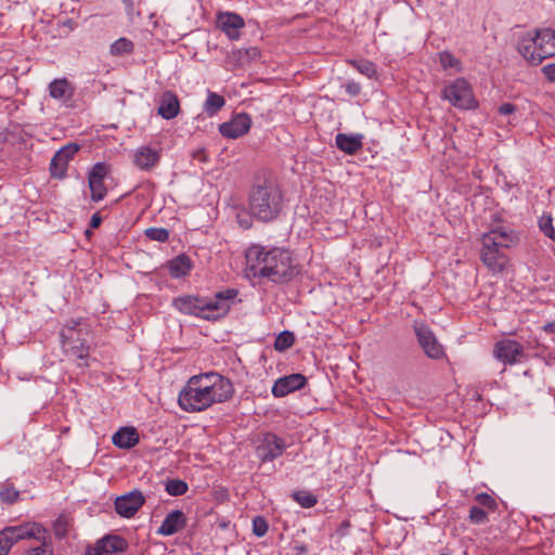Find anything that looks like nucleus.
Returning <instances> with one entry per match:
<instances>
[{"label":"nucleus","instance_id":"36","mask_svg":"<svg viewBox=\"0 0 555 555\" xmlns=\"http://www.w3.org/2000/svg\"><path fill=\"white\" fill-rule=\"evenodd\" d=\"M145 235L156 242H166L169 238V232L165 228H149Z\"/></svg>","mask_w":555,"mask_h":555},{"label":"nucleus","instance_id":"51","mask_svg":"<svg viewBox=\"0 0 555 555\" xmlns=\"http://www.w3.org/2000/svg\"><path fill=\"white\" fill-rule=\"evenodd\" d=\"M100 222H101V218H100V216H99L98 214H94V215L91 217V227H92V228H96V227H99Z\"/></svg>","mask_w":555,"mask_h":555},{"label":"nucleus","instance_id":"29","mask_svg":"<svg viewBox=\"0 0 555 555\" xmlns=\"http://www.w3.org/2000/svg\"><path fill=\"white\" fill-rule=\"evenodd\" d=\"M439 62L443 69H453L455 73L462 72V63L449 51H442L439 53Z\"/></svg>","mask_w":555,"mask_h":555},{"label":"nucleus","instance_id":"52","mask_svg":"<svg viewBox=\"0 0 555 555\" xmlns=\"http://www.w3.org/2000/svg\"><path fill=\"white\" fill-rule=\"evenodd\" d=\"M62 337H63V344H64V346H66V344H67V343H66V340H67L68 336H67V334L65 333V331H63V333H62Z\"/></svg>","mask_w":555,"mask_h":555},{"label":"nucleus","instance_id":"44","mask_svg":"<svg viewBox=\"0 0 555 555\" xmlns=\"http://www.w3.org/2000/svg\"><path fill=\"white\" fill-rule=\"evenodd\" d=\"M68 520L65 516H60L54 522V531L57 537H64L67 532Z\"/></svg>","mask_w":555,"mask_h":555},{"label":"nucleus","instance_id":"6","mask_svg":"<svg viewBox=\"0 0 555 555\" xmlns=\"http://www.w3.org/2000/svg\"><path fill=\"white\" fill-rule=\"evenodd\" d=\"M236 295V289L229 288L217 293L214 299H203L202 318L206 320H218L224 317L229 312L231 304Z\"/></svg>","mask_w":555,"mask_h":555},{"label":"nucleus","instance_id":"41","mask_svg":"<svg viewBox=\"0 0 555 555\" xmlns=\"http://www.w3.org/2000/svg\"><path fill=\"white\" fill-rule=\"evenodd\" d=\"M0 496L4 502L12 504L17 501L20 492L12 487H8L1 491Z\"/></svg>","mask_w":555,"mask_h":555},{"label":"nucleus","instance_id":"12","mask_svg":"<svg viewBox=\"0 0 555 555\" xmlns=\"http://www.w3.org/2000/svg\"><path fill=\"white\" fill-rule=\"evenodd\" d=\"M216 22L217 27L223 31L230 40L240 39L241 30L245 27L243 17L233 12H219Z\"/></svg>","mask_w":555,"mask_h":555},{"label":"nucleus","instance_id":"53","mask_svg":"<svg viewBox=\"0 0 555 555\" xmlns=\"http://www.w3.org/2000/svg\"><path fill=\"white\" fill-rule=\"evenodd\" d=\"M295 550L297 552L299 551L300 553L305 552V547L304 546H301V547L295 546Z\"/></svg>","mask_w":555,"mask_h":555},{"label":"nucleus","instance_id":"27","mask_svg":"<svg viewBox=\"0 0 555 555\" xmlns=\"http://www.w3.org/2000/svg\"><path fill=\"white\" fill-rule=\"evenodd\" d=\"M49 93L55 100H65L72 96L73 90L66 79H55L49 86Z\"/></svg>","mask_w":555,"mask_h":555},{"label":"nucleus","instance_id":"28","mask_svg":"<svg viewBox=\"0 0 555 555\" xmlns=\"http://www.w3.org/2000/svg\"><path fill=\"white\" fill-rule=\"evenodd\" d=\"M225 104V101L222 95L208 91L207 99L204 103V109L207 114L214 115L218 111H220Z\"/></svg>","mask_w":555,"mask_h":555},{"label":"nucleus","instance_id":"26","mask_svg":"<svg viewBox=\"0 0 555 555\" xmlns=\"http://www.w3.org/2000/svg\"><path fill=\"white\" fill-rule=\"evenodd\" d=\"M361 135H348L339 133L336 135V145L347 154H353L362 146Z\"/></svg>","mask_w":555,"mask_h":555},{"label":"nucleus","instance_id":"23","mask_svg":"<svg viewBox=\"0 0 555 555\" xmlns=\"http://www.w3.org/2000/svg\"><path fill=\"white\" fill-rule=\"evenodd\" d=\"M202 298L193 296H181L173 300V306L182 313L202 318Z\"/></svg>","mask_w":555,"mask_h":555},{"label":"nucleus","instance_id":"1","mask_svg":"<svg viewBox=\"0 0 555 555\" xmlns=\"http://www.w3.org/2000/svg\"><path fill=\"white\" fill-rule=\"evenodd\" d=\"M233 395L231 382L218 374L192 376L179 393V405L186 412L206 410L216 402H223Z\"/></svg>","mask_w":555,"mask_h":555},{"label":"nucleus","instance_id":"42","mask_svg":"<svg viewBox=\"0 0 555 555\" xmlns=\"http://www.w3.org/2000/svg\"><path fill=\"white\" fill-rule=\"evenodd\" d=\"M469 519L475 524H483L487 520V514L483 509L473 506L469 511Z\"/></svg>","mask_w":555,"mask_h":555},{"label":"nucleus","instance_id":"50","mask_svg":"<svg viewBox=\"0 0 555 555\" xmlns=\"http://www.w3.org/2000/svg\"><path fill=\"white\" fill-rule=\"evenodd\" d=\"M238 53H244V54H246L248 56H256V55H258V51H257L256 48H250V49H246L244 51H238Z\"/></svg>","mask_w":555,"mask_h":555},{"label":"nucleus","instance_id":"30","mask_svg":"<svg viewBox=\"0 0 555 555\" xmlns=\"http://www.w3.org/2000/svg\"><path fill=\"white\" fill-rule=\"evenodd\" d=\"M133 50V42L125 37H121L111 44L109 51L113 55L129 54Z\"/></svg>","mask_w":555,"mask_h":555},{"label":"nucleus","instance_id":"2","mask_svg":"<svg viewBox=\"0 0 555 555\" xmlns=\"http://www.w3.org/2000/svg\"><path fill=\"white\" fill-rule=\"evenodd\" d=\"M245 259L246 270L254 278L284 282L295 272L291 253L283 248L266 249L262 246L254 245L246 250Z\"/></svg>","mask_w":555,"mask_h":555},{"label":"nucleus","instance_id":"37","mask_svg":"<svg viewBox=\"0 0 555 555\" xmlns=\"http://www.w3.org/2000/svg\"><path fill=\"white\" fill-rule=\"evenodd\" d=\"M14 545L12 538L8 530L4 528L0 531V555H8L11 547Z\"/></svg>","mask_w":555,"mask_h":555},{"label":"nucleus","instance_id":"16","mask_svg":"<svg viewBox=\"0 0 555 555\" xmlns=\"http://www.w3.org/2000/svg\"><path fill=\"white\" fill-rule=\"evenodd\" d=\"M251 120L247 114H238L231 120L222 122L219 126L220 133L229 139H237L250 129Z\"/></svg>","mask_w":555,"mask_h":555},{"label":"nucleus","instance_id":"49","mask_svg":"<svg viewBox=\"0 0 555 555\" xmlns=\"http://www.w3.org/2000/svg\"><path fill=\"white\" fill-rule=\"evenodd\" d=\"M543 331L546 333H554L555 334V321L550 322L543 326Z\"/></svg>","mask_w":555,"mask_h":555},{"label":"nucleus","instance_id":"4","mask_svg":"<svg viewBox=\"0 0 555 555\" xmlns=\"http://www.w3.org/2000/svg\"><path fill=\"white\" fill-rule=\"evenodd\" d=\"M518 53L531 65L555 55V30L540 28L527 31L517 43Z\"/></svg>","mask_w":555,"mask_h":555},{"label":"nucleus","instance_id":"22","mask_svg":"<svg viewBox=\"0 0 555 555\" xmlns=\"http://www.w3.org/2000/svg\"><path fill=\"white\" fill-rule=\"evenodd\" d=\"M157 113L167 120L177 117L180 113V102L178 96L171 91L164 92L159 100Z\"/></svg>","mask_w":555,"mask_h":555},{"label":"nucleus","instance_id":"45","mask_svg":"<svg viewBox=\"0 0 555 555\" xmlns=\"http://www.w3.org/2000/svg\"><path fill=\"white\" fill-rule=\"evenodd\" d=\"M543 75L551 82L555 81V63L547 64L542 68Z\"/></svg>","mask_w":555,"mask_h":555},{"label":"nucleus","instance_id":"21","mask_svg":"<svg viewBox=\"0 0 555 555\" xmlns=\"http://www.w3.org/2000/svg\"><path fill=\"white\" fill-rule=\"evenodd\" d=\"M186 522L183 512L176 509L167 514L160 527L157 529V534L168 537L180 531Z\"/></svg>","mask_w":555,"mask_h":555},{"label":"nucleus","instance_id":"33","mask_svg":"<svg viewBox=\"0 0 555 555\" xmlns=\"http://www.w3.org/2000/svg\"><path fill=\"white\" fill-rule=\"evenodd\" d=\"M166 491L173 496L182 495L188 491V485L180 479H171L166 482Z\"/></svg>","mask_w":555,"mask_h":555},{"label":"nucleus","instance_id":"9","mask_svg":"<svg viewBox=\"0 0 555 555\" xmlns=\"http://www.w3.org/2000/svg\"><path fill=\"white\" fill-rule=\"evenodd\" d=\"M12 538L13 543L21 540L35 539L39 542L49 540L48 531L37 522H26L18 526L5 528Z\"/></svg>","mask_w":555,"mask_h":555},{"label":"nucleus","instance_id":"10","mask_svg":"<svg viewBox=\"0 0 555 555\" xmlns=\"http://www.w3.org/2000/svg\"><path fill=\"white\" fill-rule=\"evenodd\" d=\"M109 172V168L104 163L95 164L89 172L88 184L93 202L102 201L106 195L104 179Z\"/></svg>","mask_w":555,"mask_h":555},{"label":"nucleus","instance_id":"32","mask_svg":"<svg viewBox=\"0 0 555 555\" xmlns=\"http://www.w3.org/2000/svg\"><path fill=\"white\" fill-rule=\"evenodd\" d=\"M295 341L294 334L289 331L280 333L274 341V348L278 351H284L293 346Z\"/></svg>","mask_w":555,"mask_h":555},{"label":"nucleus","instance_id":"35","mask_svg":"<svg viewBox=\"0 0 555 555\" xmlns=\"http://www.w3.org/2000/svg\"><path fill=\"white\" fill-rule=\"evenodd\" d=\"M24 555H53L51 542L43 540L39 545L26 550Z\"/></svg>","mask_w":555,"mask_h":555},{"label":"nucleus","instance_id":"47","mask_svg":"<svg viewBox=\"0 0 555 555\" xmlns=\"http://www.w3.org/2000/svg\"><path fill=\"white\" fill-rule=\"evenodd\" d=\"M237 219H238L240 225L244 229H248L251 225L250 220L246 216V214H238Z\"/></svg>","mask_w":555,"mask_h":555},{"label":"nucleus","instance_id":"34","mask_svg":"<svg viewBox=\"0 0 555 555\" xmlns=\"http://www.w3.org/2000/svg\"><path fill=\"white\" fill-rule=\"evenodd\" d=\"M539 228L547 237L555 242V228L553 225V219L550 215H542L540 217Z\"/></svg>","mask_w":555,"mask_h":555},{"label":"nucleus","instance_id":"5","mask_svg":"<svg viewBox=\"0 0 555 555\" xmlns=\"http://www.w3.org/2000/svg\"><path fill=\"white\" fill-rule=\"evenodd\" d=\"M442 98L453 106L462 109H470L477 106L472 88L464 78H457L446 86L442 91Z\"/></svg>","mask_w":555,"mask_h":555},{"label":"nucleus","instance_id":"46","mask_svg":"<svg viewBox=\"0 0 555 555\" xmlns=\"http://www.w3.org/2000/svg\"><path fill=\"white\" fill-rule=\"evenodd\" d=\"M516 111V106L512 103H503L499 107V113L502 115H509L513 114Z\"/></svg>","mask_w":555,"mask_h":555},{"label":"nucleus","instance_id":"15","mask_svg":"<svg viewBox=\"0 0 555 555\" xmlns=\"http://www.w3.org/2000/svg\"><path fill=\"white\" fill-rule=\"evenodd\" d=\"M494 356L505 364H515L524 357V348L516 340L503 339L495 344Z\"/></svg>","mask_w":555,"mask_h":555},{"label":"nucleus","instance_id":"3","mask_svg":"<svg viewBox=\"0 0 555 555\" xmlns=\"http://www.w3.org/2000/svg\"><path fill=\"white\" fill-rule=\"evenodd\" d=\"M283 207V194L273 181H264L253 188L249 195V211L261 221L275 219Z\"/></svg>","mask_w":555,"mask_h":555},{"label":"nucleus","instance_id":"55","mask_svg":"<svg viewBox=\"0 0 555 555\" xmlns=\"http://www.w3.org/2000/svg\"><path fill=\"white\" fill-rule=\"evenodd\" d=\"M132 5V2L128 1L127 8H130Z\"/></svg>","mask_w":555,"mask_h":555},{"label":"nucleus","instance_id":"7","mask_svg":"<svg viewBox=\"0 0 555 555\" xmlns=\"http://www.w3.org/2000/svg\"><path fill=\"white\" fill-rule=\"evenodd\" d=\"M414 331L420 345L429 358L441 359L444 356L443 347L438 343L436 336L425 323L415 322Z\"/></svg>","mask_w":555,"mask_h":555},{"label":"nucleus","instance_id":"19","mask_svg":"<svg viewBox=\"0 0 555 555\" xmlns=\"http://www.w3.org/2000/svg\"><path fill=\"white\" fill-rule=\"evenodd\" d=\"M306 384V377L302 374H292L279 378L273 387L272 393L275 397H284L295 390L302 388Z\"/></svg>","mask_w":555,"mask_h":555},{"label":"nucleus","instance_id":"39","mask_svg":"<svg viewBox=\"0 0 555 555\" xmlns=\"http://www.w3.org/2000/svg\"><path fill=\"white\" fill-rule=\"evenodd\" d=\"M475 500L482 506L494 511L498 507L496 501L488 493H478Z\"/></svg>","mask_w":555,"mask_h":555},{"label":"nucleus","instance_id":"18","mask_svg":"<svg viewBox=\"0 0 555 555\" xmlns=\"http://www.w3.org/2000/svg\"><path fill=\"white\" fill-rule=\"evenodd\" d=\"M160 159V150L149 145L138 147L132 153V160L140 170H150L155 167Z\"/></svg>","mask_w":555,"mask_h":555},{"label":"nucleus","instance_id":"54","mask_svg":"<svg viewBox=\"0 0 555 555\" xmlns=\"http://www.w3.org/2000/svg\"><path fill=\"white\" fill-rule=\"evenodd\" d=\"M132 5V2L128 1L127 8H130Z\"/></svg>","mask_w":555,"mask_h":555},{"label":"nucleus","instance_id":"48","mask_svg":"<svg viewBox=\"0 0 555 555\" xmlns=\"http://www.w3.org/2000/svg\"><path fill=\"white\" fill-rule=\"evenodd\" d=\"M346 90L351 95H357L360 92V86L357 82H349L346 86Z\"/></svg>","mask_w":555,"mask_h":555},{"label":"nucleus","instance_id":"24","mask_svg":"<svg viewBox=\"0 0 555 555\" xmlns=\"http://www.w3.org/2000/svg\"><path fill=\"white\" fill-rule=\"evenodd\" d=\"M112 441L120 449H130L139 442V434L133 427H122L113 435Z\"/></svg>","mask_w":555,"mask_h":555},{"label":"nucleus","instance_id":"25","mask_svg":"<svg viewBox=\"0 0 555 555\" xmlns=\"http://www.w3.org/2000/svg\"><path fill=\"white\" fill-rule=\"evenodd\" d=\"M192 269V261L185 255H179L168 262V270L171 276L179 279L189 274Z\"/></svg>","mask_w":555,"mask_h":555},{"label":"nucleus","instance_id":"31","mask_svg":"<svg viewBox=\"0 0 555 555\" xmlns=\"http://www.w3.org/2000/svg\"><path fill=\"white\" fill-rule=\"evenodd\" d=\"M350 64L357 68L362 75L374 78L376 77L377 70L376 66L373 62L367 60H352L350 61Z\"/></svg>","mask_w":555,"mask_h":555},{"label":"nucleus","instance_id":"20","mask_svg":"<svg viewBox=\"0 0 555 555\" xmlns=\"http://www.w3.org/2000/svg\"><path fill=\"white\" fill-rule=\"evenodd\" d=\"M284 443L275 435L268 434L258 446L257 452L262 461H271L280 456L283 452Z\"/></svg>","mask_w":555,"mask_h":555},{"label":"nucleus","instance_id":"13","mask_svg":"<svg viewBox=\"0 0 555 555\" xmlns=\"http://www.w3.org/2000/svg\"><path fill=\"white\" fill-rule=\"evenodd\" d=\"M144 495L139 490H133L115 500L116 513L125 518L132 517L144 504Z\"/></svg>","mask_w":555,"mask_h":555},{"label":"nucleus","instance_id":"17","mask_svg":"<svg viewBox=\"0 0 555 555\" xmlns=\"http://www.w3.org/2000/svg\"><path fill=\"white\" fill-rule=\"evenodd\" d=\"M79 151L78 144L72 143L60 149L50 164V172L53 177L63 178L67 170L68 162Z\"/></svg>","mask_w":555,"mask_h":555},{"label":"nucleus","instance_id":"11","mask_svg":"<svg viewBox=\"0 0 555 555\" xmlns=\"http://www.w3.org/2000/svg\"><path fill=\"white\" fill-rule=\"evenodd\" d=\"M128 547L127 541L115 534H108L100 540L93 546L86 550V555H105L125 552Z\"/></svg>","mask_w":555,"mask_h":555},{"label":"nucleus","instance_id":"38","mask_svg":"<svg viewBox=\"0 0 555 555\" xmlns=\"http://www.w3.org/2000/svg\"><path fill=\"white\" fill-rule=\"evenodd\" d=\"M295 500L306 508L312 507L317 503V498L308 492H298L295 494Z\"/></svg>","mask_w":555,"mask_h":555},{"label":"nucleus","instance_id":"14","mask_svg":"<svg viewBox=\"0 0 555 555\" xmlns=\"http://www.w3.org/2000/svg\"><path fill=\"white\" fill-rule=\"evenodd\" d=\"M482 242L500 248H512L519 243V236L511 229L499 227L482 235Z\"/></svg>","mask_w":555,"mask_h":555},{"label":"nucleus","instance_id":"43","mask_svg":"<svg viewBox=\"0 0 555 555\" xmlns=\"http://www.w3.org/2000/svg\"><path fill=\"white\" fill-rule=\"evenodd\" d=\"M69 352L77 359L86 360L89 357V347L85 344L78 346H72Z\"/></svg>","mask_w":555,"mask_h":555},{"label":"nucleus","instance_id":"40","mask_svg":"<svg viewBox=\"0 0 555 555\" xmlns=\"http://www.w3.org/2000/svg\"><path fill=\"white\" fill-rule=\"evenodd\" d=\"M268 531V524L262 517H256L253 520V532L257 537H263Z\"/></svg>","mask_w":555,"mask_h":555},{"label":"nucleus","instance_id":"8","mask_svg":"<svg viewBox=\"0 0 555 555\" xmlns=\"http://www.w3.org/2000/svg\"><path fill=\"white\" fill-rule=\"evenodd\" d=\"M480 259L492 274L502 273L508 264V257L487 242H482Z\"/></svg>","mask_w":555,"mask_h":555}]
</instances>
